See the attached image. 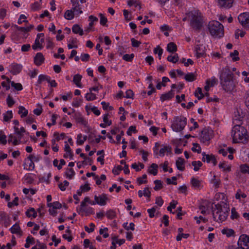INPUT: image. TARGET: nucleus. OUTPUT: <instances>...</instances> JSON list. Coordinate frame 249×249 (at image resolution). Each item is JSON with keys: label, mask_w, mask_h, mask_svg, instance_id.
I'll use <instances>...</instances> for the list:
<instances>
[{"label": "nucleus", "mask_w": 249, "mask_h": 249, "mask_svg": "<svg viewBox=\"0 0 249 249\" xmlns=\"http://www.w3.org/2000/svg\"><path fill=\"white\" fill-rule=\"evenodd\" d=\"M240 170L243 173H247L249 174V166L247 164H243L241 165Z\"/></svg>", "instance_id": "64"}, {"label": "nucleus", "mask_w": 249, "mask_h": 249, "mask_svg": "<svg viewBox=\"0 0 249 249\" xmlns=\"http://www.w3.org/2000/svg\"><path fill=\"white\" fill-rule=\"evenodd\" d=\"M223 234L226 235L227 237H229L234 235L235 232L231 229L224 228L221 230Z\"/></svg>", "instance_id": "30"}, {"label": "nucleus", "mask_w": 249, "mask_h": 249, "mask_svg": "<svg viewBox=\"0 0 249 249\" xmlns=\"http://www.w3.org/2000/svg\"><path fill=\"white\" fill-rule=\"evenodd\" d=\"M9 142H12L14 145H18L19 143V141L15 137L10 136L8 140Z\"/></svg>", "instance_id": "61"}, {"label": "nucleus", "mask_w": 249, "mask_h": 249, "mask_svg": "<svg viewBox=\"0 0 249 249\" xmlns=\"http://www.w3.org/2000/svg\"><path fill=\"white\" fill-rule=\"evenodd\" d=\"M75 16L76 14L71 9L67 10L64 14L65 18L68 20L72 19Z\"/></svg>", "instance_id": "34"}, {"label": "nucleus", "mask_w": 249, "mask_h": 249, "mask_svg": "<svg viewBox=\"0 0 249 249\" xmlns=\"http://www.w3.org/2000/svg\"><path fill=\"white\" fill-rule=\"evenodd\" d=\"M218 167L225 172H229L231 170V166L225 161L220 162L218 164Z\"/></svg>", "instance_id": "21"}, {"label": "nucleus", "mask_w": 249, "mask_h": 249, "mask_svg": "<svg viewBox=\"0 0 249 249\" xmlns=\"http://www.w3.org/2000/svg\"><path fill=\"white\" fill-rule=\"evenodd\" d=\"M192 150L194 152L199 153L201 152V147L198 143H193V146L192 148Z\"/></svg>", "instance_id": "62"}, {"label": "nucleus", "mask_w": 249, "mask_h": 249, "mask_svg": "<svg viewBox=\"0 0 249 249\" xmlns=\"http://www.w3.org/2000/svg\"><path fill=\"white\" fill-rule=\"evenodd\" d=\"M89 203L91 205H95V201H91L89 197H85L84 199L81 203V206H86V203Z\"/></svg>", "instance_id": "44"}, {"label": "nucleus", "mask_w": 249, "mask_h": 249, "mask_svg": "<svg viewBox=\"0 0 249 249\" xmlns=\"http://www.w3.org/2000/svg\"><path fill=\"white\" fill-rule=\"evenodd\" d=\"M239 214L236 212L235 208H232L231 210V217L232 219H237L239 217Z\"/></svg>", "instance_id": "57"}, {"label": "nucleus", "mask_w": 249, "mask_h": 249, "mask_svg": "<svg viewBox=\"0 0 249 249\" xmlns=\"http://www.w3.org/2000/svg\"><path fill=\"white\" fill-rule=\"evenodd\" d=\"M171 153V148L168 145H162L159 151V155L160 157H163L165 154L168 155Z\"/></svg>", "instance_id": "20"}, {"label": "nucleus", "mask_w": 249, "mask_h": 249, "mask_svg": "<svg viewBox=\"0 0 249 249\" xmlns=\"http://www.w3.org/2000/svg\"><path fill=\"white\" fill-rule=\"evenodd\" d=\"M184 78L188 82H192L196 78V75L193 73H189L186 74Z\"/></svg>", "instance_id": "47"}, {"label": "nucleus", "mask_w": 249, "mask_h": 249, "mask_svg": "<svg viewBox=\"0 0 249 249\" xmlns=\"http://www.w3.org/2000/svg\"><path fill=\"white\" fill-rule=\"evenodd\" d=\"M195 95L198 100L202 99L204 94L202 93V89L200 88H197L195 92Z\"/></svg>", "instance_id": "45"}, {"label": "nucleus", "mask_w": 249, "mask_h": 249, "mask_svg": "<svg viewBox=\"0 0 249 249\" xmlns=\"http://www.w3.org/2000/svg\"><path fill=\"white\" fill-rule=\"evenodd\" d=\"M174 96V91L171 90L168 92L163 94L160 96V100L162 102L164 101L169 100L172 98Z\"/></svg>", "instance_id": "24"}, {"label": "nucleus", "mask_w": 249, "mask_h": 249, "mask_svg": "<svg viewBox=\"0 0 249 249\" xmlns=\"http://www.w3.org/2000/svg\"><path fill=\"white\" fill-rule=\"evenodd\" d=\"M3 121L4 122H9L13 118V113L11 110H8L3 114Z\"/></svg>", "instance_id": "37"}, {"label": "nucleus", "mask_w": 249, "mask_h": 249, "mask_svg": "<svg viewBox=\"0 0 249 249\" xmlns=\"http://www.w3.org/2000/svg\"><path fill=\"white\" fill-rule=\"evenodd\" d=\"M44 34L43 33L38 34L35 39V43L32 45V48L34 50H41L43 48V43L44 42Z\"/></svg>", "instance_id": "8"}, {"label": "nucleus", "mask_w": 249, "mask_h": 249, "mask_svg": "<svg viewBox=\"0 0 249 249\" xmlns=\"http://www.w3.org/2000/svg\"><path fill=\"white\" fill-rule=\"evenodd\" d=\"M233 74L229 67L223 69L220 75V83L223 89L228 92L232 91L234 88V84L232 80Z\"/></svg>", "instance_id": "1"}, {"label": "nucleus", "mask_w": 249, "mask_h": 249, "mask_svg": "<svg viewBox=\"0 0 249 249\" xmlns=\"http://www.w3.org/2000/svg\"><path fill=\"white\" fill-rule=\"evenodd\" d=\"M64 151L66 153L64 155V158H72L73 154L71 148L67 142H65Z\"/></svg>", "instance_id": "22"}, {"label": "nucleus", "mask_w": 249, "mask_h": 249, "mask_svg": "<svg viewBox=\"0 0 249 249\" xmlns=\"http://www.w3.org/2000/svg\"><path fill=\"white\" fill-rule=\"evenodd\" d=\"M195 51L197 57H200L205 53V48L201 45H196Z\"/></svg>", "instance_id": "18"}, {"label": "nucleus", "mask_w": 249, "mask_h": 249, "mask_svg": "<svg viewBox=\"0 0 249 249\" xmlns=\"http://www.w3.org/2000/svg\"><path fill=\"white\" fill-rule=\"evenodd\" d=\"M44 61V57L43 55L41 53H37L35 58L34 62L37 66L41 65Z\"/></svg>", "instance_id": "17"}, {"label": "nucleus", "mask_w": 249, "mask_h": 249, "mask_svg": "<svg viewBox=\"0 0 249 249\" xmlns=\"http://www.w3.org/2000/svg\"><path fill=\"white\" fill-rule=\"evenodd\" d=\"M176 165L178 170L183 171L185 169L184 160L181 158H178L176 160Z\"/></svg>", "instance_id": "25"}, {"label": "nucleus", "mask_w": 249, "mask_h": 249, "mask_svg": "<svg viewBox=\"0 0 249 249\" xmlns=\"http://www.w3.org/2000/svg\"><path fill=\"white\" fill-rule=\"evenodd\" d=\"M107 231L108 229L107 228H101L99 230V233L103 235L104 238H107L109 236Z\"/></svg>", "instance_id": "56"}, {"label": "nucleus", "mask_w": 249, "mask_h": 249, "mask_svg": "<svg viewBox=\"0 0 249 249\" xmlns=\"http://www.w3.org/2000/svg\"><path fill=\"white\" fill-rule=\"evenodd\" d=\"M43 81H49V77L47 75L42 74L39 75L37 83L41 84Z\"/></svg>", "instance_id": "51"}, {"label": "nucleus", "mask_w": 249, "mask_h": 249, "mask_svg": "<svg viewBox=\"0 0 249 249\" xmlns=\"http://www.w3.org/2000/svg\"><path fill=\"white\" fill-rule=\"evenodd\" d=\"M231 137L233 143H246L248 140L249 136L246 129L240 125H234L231 131Z\"/></svg>", "instance_id": "2"}, {"label": "nucleus", "mask_w": 249, "mask_h": 249, "mask_svg": "<svg viewBox=\"0 0 249 249\" xmlns=\"http://www.w3.org/2000/svg\"><path fill=\"white\" fill-rule=\"evenodd\" d=\"M7 142L6 136L4 134V132L0 130V143L2 144H5Z\"/></svg>", "instance_id": "52"}, {"label": "nucleus", "mask_w": 249, "mask_h": 249, "mask_svg": "<svg viewBox=\"0 0 249 249\" xmlns=\"http://www.w3.org/2000/svg\"><path fill=\"white\" fill-rule=\"evenodd\" d=\"M10 72L14 74H17L20 72L22 69V66L17 64H12L10 66Z\"/></svg>", "instance_id": "19"}, {"label": "nucleus", "mask_w": 249, "mask_h": 249, "mask_svg": "<svg viewBox=\"0 0 249 249\" xmlns=\"http://www.w3.org/2000/svg\"><path fill=\"white\" fill-rule=\"evenodd\" d=\"M237 245L240 246L243 249L249 248V237L246 234L241 235L238 241Z\"/></svg>", "instance_id": "10"}, {"label": "nucleus", "mask_w": 249, "mask_h": 249, "mask_svg": "<svg viewBox=\"0 0 249 249\" xmlns=\"http://www.w3.org/2000/svg\"><path fill=\"white\" fill-rule=\"evenodd\" d=\"M191 184L192 186L195 189H199L201 187V181L196 178L191 179Z\"/></svg>", "instance_id": "36"}, {"label": "nucleus", "mask_w": 249, "mask_h": 249, "mask_svg": "<svg viewBox=\"0 0 249 249\" xmlns=\"http://www.w3.org/2000/svg\"><path fill=\"white\" fill-rule=\"evenodd\" d=\"M68 47L69 49L72 48H77L78 47L77 44V39L74 38H71L68 41Z\"/></svg>", "instance_id": "32"}, {"label": "nucleus", "mask_w": 249, "mask_h": 249, "mask_svg": "<svg viewBox=\"0 0 249 249\" xmlns=\"http://www.w3.org/2000/svg\"><path fill=\"white\" fill-rule=\"evenodd\" d=\"M89 20L90 21V22L89 24V26L86 30H85V32H89L91 31V28L94 24V22H97L98 21V18L96 17H94L92 15H90L89 17Z\"/></svg>", "instance_id": "23"}, {"label": "nucleus", "mask_w": 249, "mask_h": 249, "mask_svg": "<svg viewBox=\"0 0 249 249\" xmlns=\"http://www.w3.org/2000/svg\"><path fill=\"white\" fill-rule=\"evenodd\" d=\"M82 76L79 74H77L74 75L73 78V82L79 88H82V85L81 84V80Z\"/></svg>", "instance_id": "29"}, {"label": "nucleus", "mask_w": 249, "mask_h": 249, "mask_svg": "<svg viewBox=\"0 0 249 249\" xmlns=\"http://www.w3.org/2000/svg\"><path fill=\"white\" fill-rule=\"evenodd\" d=\"M31 249H46V246L44 244L37 241L36 245L32 247Z\"/></svg>", "instance_id": "53"}, {"label": "nucleus", "mask_w": 249, "mask_h": 249, "mask_svg": "<svg viewBox=\"0 0 249 249\" xmlns=\"http://www.w3.org/2000/svg\"><path fill=\"white\" fill-rule=\"evenodd\" d=\"M158 165L156 163H152L148 169V172L149 174L156 176L158 173Z\"/></svg>", "instance_id": "28"}, {"label": "nucleus", "mask_w": 249, "mask_h": 249, "mask_svg": "<svg viewBox=\"0 0 249 249\" xmlns=\"http://www.w3.org/2000/svg\"><path fill=\"white\" fill-rule=\"evenodd\" d=\"M42 0L35 1L30 5L31 9L33 11L39 10L41 8Z\"/></svg>", "instance_id": "27"}, {"label": "nucleus", "mask_w": 249, "mask_h": 249, "mask_svg": "<svg viewBox=\"0 0 249 249\" xmlns=\"http://www.w3.org/2000/svg\"><path fill=\"white\" fill-rule=\"evenodd\" d=\"M235 149L232 147H228L226 149L220 148L218 150V153L222 156L225 157L227 155L228 153H229L228 158L230 160L233 159L232 154L235 152Z\"/></svg>", "instance_id": "13"}, {"label": "nucleus", "mask_w": 249, "mask_h": 249, "mask_svg": "<svg viewBox=\"0 0 249 249\" xmlns=\"http://www.w3.org/2000/svg\"><path fill=\"white\" fill-rule=\"evenodd\" d=\"M238 20L241 25L245 28H249V14L244 13L238 16Z\"/></svg>", "instance_id": "12"}, {"label": "nucleus", "mask_w": 249, "mask_h": 249, "mask_svg": "<svg viewBox=\"0 0 249 249\" xmlns=\"http://www.w3.org/2000/svg\"><path fill=\"white\" fill-rule=\"evenodd\" d=\"M155 186L154 189L155 190H159L162 188V184L160 180H156L154 181Z\"/></svg>", "instance_id": "59"}, {"label": "nucleus", "mask_w": 249, "mask_h": 249, "mask_svg": "<svg viewBox=\"0 0 249 249\" xmlns=\"http://www.w3.org/2000/svg\"><path fill=\"white\" fill-rule=\"evenodd\" d=\"M85 98L87 101H92L96 99V96L92 92L89 91V93L86 94Z\"/></svg>", "instance_id": "49"}, {"label": "nucleus", "mask_w": 249, "mask_h": 249, "mask_svg": "<svg viewBox=\"0 0 249 249\" xmlns=\"http://www.w3.org/2000/svg\"><path fill=\"white\" fill-rule=\"evenodd\" d=\"M233 0H218V3L220 7L229 8L231 7Z\"/></svg>", "instance_id": "16"}, {"label": "nucleus", "mask_w": 249, "mask_h": 249, "mask_svg": "<svg viewBox=\"0 0 249 249\" xmlns=\"http://www.w3.org/2000/svg\"><path fill=\"white\" fill-rule=\"evenodd\" d=\"M78 213H85L87 215H89L90 214H92L94 213L93 210L92 208H86L85 206H81L79 208V210Z\"/></svg>", "instance_id": "26"}, {"label": "nucleus", "mask_w": 249, "mask_h": 249, "mask_svg": "<svg viewBox=\"0 0 249 249\" xmlns=\"http://www.w3.org/2000/svg\"><path fill=\"white\" fill-rule=\"evenodd\" d=\"M75 175V172L71 168H67L65 172V175L69 179H72Z\"/></svg>", "instance_id": "42"}, {"label": "nucleus", "mask_w": 249, "mask_h": 249, "mask_svg": "<svg viewBox=\"0 0 249 249\" xmlns=\"http://www.w3.org/2000/svg\"><path fill=\"white\" fill-rule=\"evenodd\" d=\"M167 51L169 53H174L177 51V46L173 42H170L167 44Z\"/></svg>", "instance_id": "38"}, {"label": "nucleus", "mask_w": 249, "mask_h": 249, "mask_svg": "<svg viewBox=\"0 0 249 249\" xmlns=\"http://www.w3.org/2000/svg\"><path fill=\"white\" fill-rule=\"evenodd\" d=\"M107 196L106 194H102L99 196L95 195L94 196L95 204H98L100 206H105L107 204V201H109Z\"/></svg>", "instance_id": "11"}, {"label": "nucleus", "mask_w": 249, "mask_h": 249, "mask_svg": "<svg viewBox=\"0 0 249 249\" xmlns=\"http://www.w3.org/2000/svg\"><path fill=\"white\" fill-rule=\"evenodd\" d=\"M69 183L67 180H65L63 182L59 184V188L61 191H65L66 187L68 186Z\"/></svg>", "instance_id": "63"}, {"label": "nucleus", "mask_w": 249, "mask_h": 249, "mask_svg": "<svg viewBox=\"0 0 249 249\" xmlns=\"http://www.w3.org/2000/svg\"><path fill=\"white\" fill-rule=\"evenodd\" d=\"M163 50L159 46H157L154 50V53L155 54H158V56L160 59H161V55L163 53Z\"/></svg>", "instance_id": "54"}, {"label": "nucleus", "mask_w": 249, "mask_h": 249, "mask_svg": "<svg viewBox=\"0 0 249 249\" xmlns=\"http://www.w3.org/2000/svg\"><path fill=\"white\" fill-rule=\"evenodd\" d=\"M202 160L204 162H207V163L212 162L213 165H215L216 164V159L214 156L212 154H206L205 152L202 153Z\"/></svg>", "instance_id": "14"}, {"label": "nucleus", "mask_w": 249, "mask_h": 249, "mask_svg": "<svg viewBox=\"0 0 249 249\" xmlns=\"http://www.w3.org/2000/svg\"><path fill=\"white\" fill-rule=\"evenodd\" d=\"M87 136H82L81 134H79L77 136L76 143L77 145H82L87 140Z\"/></svg>", "instance_id": "40"}, {"label": "nucleus", "mask_w": 249, "mask_h": 249, "mask_svg": "<svg viewBox=\"0 0 249 249\" xmlns=\"http://www.w3.org/2000/svg\"><path fill=\"white\" fill-rule=\"evenodd\" d=\"M71 9L76 14V17L79 16L83 13L82 7L78 0H71Z\"/></svg>", "instance_id": "9"}, {"label": "nucleus", "mask_w": 249, "mask_h": 249, "mask_svg": "<svg viewBox=\"0 0 249 249\" xmlns=\"http://www.w3.org/2000/svg\"><path fill=\"white\" fill-rule=\"evenodd\" d=\"M72 31L74 34L82 36L84 34L83 29L77 24L74 25L72 27Z\"/></svg>", "instance_id": "33"}, {"label": "nucleus", "mask_w": 249, "mask_h": 249, "mask_svg": "<svg viewBox=\"0 0 249 249\" xmlns=\"http://www.w3.org/2000/svg\"><path fill=\"white\" fill-rule=\"evenodd\" d=\"M24 168L28 171H32L35 168V164L29 157L24 160Z\"/></svg>", "instance_id": "15"}, {"label": "nucleus", "mask_w": 249, "mask_h": 249, "mask_svg": "<svg viewBox=\"0 0 249 249\" xmlns=\"http://www.w3.org/2000/svg\"><path fill=\"white\" fill-rule=\"evenodd\" d=\"M48 206L50 208L57 209H60L62 207L61 204L58 201H55L53 203H48Z\"/></svg>", "instance_id": "46"}, {"label": "nucleus", "mask_w": 249, "mask_h": 249, "mask_svg": "<svg viewBox=\"0 0 249 249\" xmlns=\"http://www.w3.org/2000/svg\"><path fill=\"white\" fill-rule=\"evenodd\" d=\"M18 113L23 118L27 116L28 111L23 106H20L18 107Z\"/></svg>", "instance_id": "39"}, {"label": "nucleus", "mask_w": 249, "mask_h": 249, "mask_svg": "<svg viewBox=\"0 0 249 249\" xmlns=\"http://www.w3.org/2000/svg\"><path fill=\"white\" fill-rule=\"evenodd\" d=\"M28 157L33 161V162L34 161L38 162L41 159V156L39 155H35L34 154H30Z\"/></svg>", "instance_id": "55"}, {"label": "nucleus", "mask_w": 249, "mask_h": 249, "mask_svg": "<svg viewBox=\"0 0 249 249\" xmlns=\"http://www.w3.org/2000/svg\"><path fill=\"white\" fill-rule=\"evenodd\" d=\"M10 231L12 233L21 235V231L19 226L18 224H15L11 228Z\"/></svg>", "instance_id": "35"}, {"label": "nucleus", "mask_w": 249, "mask_h": 249, "mask_svg": "<svg viewBox=\"0 0 249 249\" xmlns=\"http://www.w3.org/2000/svg\"><path fill=\"white\" fill-rule=\"evenodd\" d=\"M192 27L196 29H199L202 26L201 13L197 10H193L189 13Z\"/></svg>", "instance_id": "5"}, {"label": "nucleus", "mask_w": 249, "mask_h": 249, "mask_svg": "<svg viewBox=\"0 0 249 249\" xmlns=\"http://www.w3.org/2000/svg\"><path fill=\"white\" fill-rule=\"evenodd\" d=\"M179 57L178 54L175 53L173 55H171L168 56L167 60L173 63H176L178 61Z\"/></svg>", "instance_id": "41"}, {"label": "nucleus", "mask_w": 249, "mask_h": 249, "mask_svg": "<svg viewBox=\"0 0 249 249\" xmlns=\"http://www.w3.org/2000/svg\"><path fill=\"white\" fill-rule=\"evenodd\" d=\"M238 54V52L237 50H234L233 53H230V56L233 61H236L239 59Z\"/></svg>", "instance_id": "50"}, {"label": "nucleus", "mask_w": 249, "mask_h": 249, "mask_svg": "<svg viewBox=\"0 0 249 249\" xmlns=\"http://www.w3.org/2000/svg\"><path fill=\"white\" fill-rule=\"evenodd\" d=\"M187 123L186 119L184 117H177L175 118L171 127L175 132H180L183 129Z\"/></svg>", "instance_id": "6"}, {"label": "nucleus", "mask_w": 249, "mask_h": 249, "mask_svg": "<svg viewBox=\"0 0 249 249\" xmlns=\"http://www.w3.org/2000/svg\"><path fill=\"white\" fill-rule=\"evenodd\" d=\"M229 210L228 204L224 202L215 205L213 211L214 220L218 222L225 221L228 215Z\"/></svg>", "instance_id": "3"}, {"label": "nucleus", "mask_w": 249, "mask_h": 249, "mask_svg": "<svg viewBox=\"0 0 249 249\" xmlns=\"http://www.w3.org/2000/svg\"><path fill=\"white\" fill-rule=\"evenodd\" d=\"M27 17L25 15L21 14L20 15L19 18L18 19V23L19 24H22L23 22L27 23L28 20H26Z\"/></svg>", "instance_id": "60"}, {"label": "nucleus", "mask_w": 249, "mask_h": 249, "mask_svg": "<svg viewBox=\"0 0 249 249\" xmlns=\"http://www.w3.org/2000/svg\"><path fill=\"white\" fill-rule=\"evenodd\" d=\"M76 121L77 123L86 125L87 124V121L80 114H76L75 117Z\"/></svg>", "instance_id": "43"}, {"label": "nucleus", "mask_w": 249, "mask_h": 249, "mask_svg": "<svg viewBox=\"0 0 249 249\" xmlns=\"http://www.w3.org/2000/svg\"><path fill=\"white\" fill-rule=\"evenodd\" d=\"M192 164L194 166V170L195 171H197L202 165L200 161H194L192 162Z\"/></svg>", "instance_id": "48"}, {"label": "nucleus", "mask_w": 249, "mask_h": 249, "mask_svg": "<svg viewBox=\"0 0 249 249\" xmlns=\"http://www.w3.org/2000/svg\"><path fill=\"white\" fill-rule=\"evenodd\" d=\"M26 215L28 217L35 218L37 216V213L33 208H31L26 212Z\"/></svg>", "instance_id": "31"}, {"label": "nucleus", "mask_w": 249, "mask_h": 249, "mask_svg": "<svg viewBox=\"0 0 249 249\" xmlns=\"http://www.w3.org/2000/svg\"><path fill=\"white\" fill-rule=\"evenodd\" d=\"M208 29L211 35L216 37H221L224 35L223 25L218 21L213 20L209 23Z\"/></svg>", "instance_id": "4"}, {"label": "nucleus", "mask_w": 249, "mask_h": 249, "mask_svg": "<svg viewBox=\"0 0 249 249\" xmlns=\"http://www.w3.org/2000/svg\"><path fill=\"white\" fill-rule=\"evenodd\" d=\"M213 132L211 129L205 128L203 129L199 136V139L201 142L208 144L210 140L213 137Z\"/></svg>", "instance_id": "7"}, {"label": "nucleus", "mask_w": 249, "mask_h": 249, "mask_svg": "<svg viewBox=\"0 0 249 249\" xmlns=\"http://www.w3.org/2000/svg\"><path fill=\"white\" fill-rule=\"evenodd\" d=\"M146 175L144 174L142 176V177L139 178H137V181L139 185L142 184L143 183H145L147 182L146 178Z\"/></svg>", "instance_id": "58"}]
</instances>
